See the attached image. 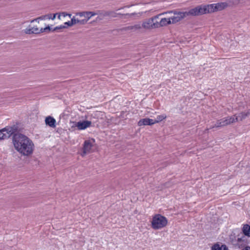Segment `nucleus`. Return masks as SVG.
<instances>
[{"mask_svg": "<svg viewBox=\"0 0 250 250\" xmlns=\"http://www.w3.org/2000/svg\"><path fill=\"white\" fill-rule=\"evenodd\" d=\"M167 220L165 216L158 214L152 218L151 222L152 228L154 229H161L167 226Z\"/></svg>", "mask_w": 250, "mask_h": 250, "instance_id": "nucleus-5", "label": "nucleus"}, {"mask_svg": "<svg viewBox=\"0 0 250 250\" xmlns=\"http://www.w3.org/2000/svg\"><path fill=\"white\" fill-rule=\"evenodd\" d=\"M41 33L49 32L51 30V29L49 26H47L44 28H41Z\"/></svg>", "mask_w": 250, "mask_h": 250, "instance_id": "nucleus-22", "label": "nucleus"}, {"mask_svg": "<svg viewBox=\"0 0 250 250\" xmlns=\"http://www.w3.org/2000/svg\"><path fill=\"white\" fill-rule=\"evenodd\" d=\"M168 13H173L174 16L170 17V19H171V22L172 24H175L181 20L183 19L184 18L187 17L188 16H198V13L197 11V8L195 7V8L190 9L188 11L186 12H177L175 10L174 11H170L168 12ZM167 12L165 13V14H167Z\"/></svg>", "mask_w": 250, "mask_h": 250, "instance_id": "nucleus-3", "label": "nucleus"}, {"mask_svg": "<svg viewBox=\"0 0 250 250\" xmlns=\"http://www.w3.org/2000/svg\"><path fill=\"white\" fill-rule=\"evenodd\" d=\"M248 110H249V112L250 113V109Z\"/></svg>", "mask_w": 250, "mask_h": 250, "instance_id": "nucleus-35", "label": "nucleus"}, {"mask_svg": "<svg viewBox=\"0 0 250 250\" xmlns=\"http://www.w3.org/2000/svg\"><path fill=\"white\" fill-rule=\"evenodd\" d=\"M250 115V113L249 112V110L247 111H244L240 113L237 116L236 115H233L232 117H234V118L237 119V122L238 121H242L243 120L245 119L247 117Z\"/></svg>", "mask_w": 250, "mask_h": 250, "instance_id": "nucleus-13", "label": "nucleus"}, {"mask_svg": "<svg viewBox=\"0 0 250 250\" xmlns=\"http://www.w3.org/2000/svg\"><path fill=\"white\" fill-rule=\"evenodd\" d=\"M140 27L138 25H136L135 26H129V27H128V29H131V30L134 29H135V30L136 29H140Z\"/></svg>", "mask_w": 250, "mask_h": 250, "instance_id": "nucleus-25", "label": "nucleus"}, {"mask_svg": "<svg viewBox=\"0 0 250 250\" xmlns=\"http://www.w3.org/2000/svg\"><path fill=\"white\" fill-rule=\"evenodd\" d=\"M158 28L167 26V18H162L160 21H157Z\"/></svg>", "mask_w": 250, "mask_h": 250, "instance_id": "nucleus-19", "label": "nucleus"}, {"mask_svg": "<svg viewBox=\"0 0 250 250\" xmlns=\"http://www.w3.org/2000/svg\"><path fill=\"white\" fill-rule=\"evenodd\" d=\"M45 124L51 127H55L56 126V120L55 119L51 117L48 116L45 120Z\"/></svg>", "mask_w": 250, "mask_h": 250, "instance_id": "nucleus-14", "label": "nucleus"}, {"mask_svg": "<svg viewBox=\"0 0 250 250\" xmlns=\"http://www.w3.org/2000/svg\"><path fill=\"white\" fill-rule=\"evenodd\" d=\"M227 2H220L208 4L207 5H199L196 6L198 16L205 14L223 10L228 6Z\"/></svg>", "mask_w": 250, "mask_h": 250, "instance_id": "nucleus-2", "label": "nucleus"}, {"mask_svg": "<svg viewBox=\"0 0 250 250\" xmlns=\"http://www.w3.org/2000/svg\"><path fill=\"white\" fill-rule=\"evenodd\" d=\"M236 122H237V118H234V117L228 116L218 120L211 128L223 127Z\"/></svg>", "mask_w": 250, "mask_h": 250, "instance_id": "nucleus-7", "label": "nucleus"}, {"mask_svg": "<svg viewBox=\"0 0 250 250\" xmlns=\"http://www.w3.org/2000/svg\"><path fill=\"white\" fill-rule=\"evenodd\" d=\"M166 118V116L164 114L160 115L157 116L156 119L154 120L155 123H159Z\"/></svg>", "mask_w": 250, "mask_h": 250, "instance_id": "nucleus-20", "label": "nucleus"}, {"mask_svg": "<svg viewBox=\"0 0 250 250\" xmlns=\"http://www.w3.org/2000/svg\"><path fill=\"white\" fill-rule=\"evenodd\" d=\"M63 25H65L66 26V27L71 26L73 25V24L71 22V20L70 21H68L67 22H64Z\"/></svg>", "mask_w": 250, "mask_h": 250, "instance_id": "nucleus-24", "label": "nucleus"}, {"mask_svg": "<svg viewBox=\"0 0 250 250\" xmlns=\"http://www.w3.org/2000/svg\"><path fill=\"white\" fill-rule=\"evenodd\" d=\"M110 13L109 12H104V13H100V11L98 12H93V11H83L82 12H78L76 14V15L77 16H79L80 18L83 17L84 18L83 19H82V21H85V24L87 23L88 21L92 17L96 16L97 15L100 14V16L96 18V20H102L103 19L102 17H106L110 15Z\"/></svg>", "mask_w": 250, "mask_h": 250, "instance_id": "nucleus-4", "label": "nucleus"}, {"mask_svg": "<svg viewBox=\"0 0 250 250\" xmlns=\"http://www.w3.org/2000/svg\"><path fill=\"white\" fill-rule=\"evenodd\" d=\"M25 33L27 34H40L41 33V29L38 28L37 26L32 27L29 25L25 29Z\"/></svg>", "mask_w": 250, "mask_h": 250, "instance_id": "nucleus-11", "label": "nucleus"}, {"mask_svg": "<svg viewBox=\"0 0 250 250\" xmlns=\"http://www.w3.org/2000/svg\"><path fill=\"white\" fill-rule=\"evenodd\" d=\"M12 142L15 149L21 155L28 156L34 150L33 141L26 136L22 134H14Z\"/></svg>", "mask_w": 250, "mask_h": 250, "instance_id": "nucleus-1", "label": "nucleus"}, {"mask_svg": "<svg viewBox=\"0 0 250 250\" xmlns=\"http://www.w3.org/2000/svg\"><path fill=\"white\" fill-rule=\"evenodd\" d=\"M138 124L139 125H141V120H140L138 123Z\"/></svg>", "mask_w": 250, "mask_h": 250, "instance_id": "nucleus-31", "label": "nucleus"}, {"mask_svg": "<svg viewBox=\"0 0 250 250\" xmlns=\"http://www.w3.org/2000/svg\"><path fill=\"white\" fill-rule=\"evenodd\" d=\"M242 250H250V246L245 247Z\"/></svg>", "mask_w": 250, "mask_h": 250, "instance_id": "nucleus-29", "label": "nucleus"}, {"mask_svg": "<svg viewBox=\"0 0 250 250\" xmlns=\"http://www.w3.org/2000/svg\"><path fill=\"white\" fill-rule=\"evenodd\" d=\"M237 243L236 244L239 248L247 246L248 241L246 236L243 235L241 237H238L237 240Z\"/></svg>", "mask_w": 250, "mask_h": 250, "instance_id": "nucleus-12", "label": "nucleus"}, {"mask_svg": "<svg viewBox=\"0 0 250 250\" xmlns=\"http://www.w3.org/2000/svg\"><path fill=\"white\" fill-rule=\"evenodd\" d=\"M60 16H61V15H59V16H58V18H59V19H60Z\"/></svg>", "mask_w": 250, "mask_h": 250, "instance_id": "nucleus-33", "label": "nucleus"}, {"mask_svg": "<svg viewBox=\"0 0 250 250\" xmlns=\"http://www.w3.org/2000/svg\"><path fill=\"white\" fill-rule=\"evenodd\" d=\"M91 125V122L89 121H83V122H78L76 125L79 130H84L89 127Z\"/></svg>", "mask_w": 250, "mask_h": 250, "instance_id": "nucleus-10", "label": "nucleus"}, {"mask_svg": "<svg viewBox=\"0 0 250 250\" xmlns=\"http://www.w3.org/2000/svg\"><path fill=\"white\" fill-rule=\"evenodd\" d=\"M94 114L95 116L98 117L101 116L102 114V112L100 111H96L94 113Z\"/></svg>", "mask_w": 250, "mask_h": 250, "instance_id": "nucleus-28", "label": "nucleus"}, {"mask_svg": "<svg viewBox=\"0 0 250 250\" xmlns=\"http://www.w3.org/2000/svg\"><path fill=\"white\" fill-rule=\"evenodd\" d=\"M171 21L172 20L171 19H170V17L167 18V25L172 24Z\"/></svg>", "mask_w": 250, "mask_h": 250, "instance_id": "nucleus-26", "label": "nucleus"}, {"mask_svg": "<svg viewBox=\"0 0 250 250\" xmlns=\"http://www.w3.org/2000/svg\"><path fill=\"white\" fill-rule=\"evenodd\" d=\"M155 124L154 120L149 118H145L142 120V125H151Z\"/></svg>", "mask_w": 250, "mask_h": 250, "instance_id": "nucleus-17", "label": "nucleus"}, {"mask_svg": "<svg viewBox=\"0 0 250 250\" xmlns=\"http://www.w3.org/2000/svg\"><path fill=\"white\" fill-rule=\"evenodd\" d=\"M66 28V26L65 25H61L55 27L52 30V31H56V30H60V29H63V28Z\"/></svg>", "mask_w": 250, "mask_h": 250, "instance_id": "nucleus-23", "label": "nucleus"}, {"mask_svg": "<svg viewBox=\"0 0 250 250\" xmlns=\"http://www.w3.org/2000/svg\"><path fill=\"white\" fill-rule=\"evenodd\" d=\"M242 232L244 236L250 237V225L248 224L244 225L242 228Z\"/></svg>", "mask_w": 250, "mask_h": 250, "instance_id": "nucleus-16", "label": "nucleus"}, {"mask_svg": "<svg viewBox=\"0 0 250 250\" xmlns=\"http://www.w3.org/2000/svg\"><path fill=\"white\" fill-rule=\"evenodd\" d=\"M48 15L42 16H41V17H38L35 19L32 20L31 21V22L32 23V22H34L35 21H37V20H45L48 19Z\"/></svg>", "mask_w": 250, "mask_h": 250, "instance_id": "nucleus-21", "label": "nucleus"}, {"mask_svg": "<svg viewBox=\"0 0 250 250\" xmlns=\"http://www.w3.org/2000/svg\"><path fill=\"white\" fill-rule=\"evenodd\" d=\"M165 14V13H163L159 15L155 16L146 21H145L142 26L146 29H153L158 28V24H157V19L159 18L160 16Z\"/></svg>", "mask_w": 250, "mask_h": 250, "instance_id": "nucleus-8", "label": "nucleus"}, {"mask_svg": "<svg viewBox=\"0 0 250 250\" xmlns=\"http://www.w3.org/2000/svg\"><path fill=\"white\" fill-rule=\"evenodd\" d=\"M93 142L91 140H85L83 145V151L82 156H84L85 154L91 152V149L93 146Z\"/></svg>", "mask_w": 250, "mask_h": 250, "instance_id": "nucleus-9", "label": "nucleus"}, {"mask_svg": "<svg viewBox=\"0 0 250 250\" xmlns=\"http://www.w3.org/2000/svg\"><path fill=\"white\" fill-rule=\"evenodd\" d=\"M71 20L73 25L77 23L81 25H84L85 24V21H82L81 20L78 19H76L75 17H73Z\"/></svg>", "mask_w": 250, "mask_h": 250, "instance_id": "nucleus-18", "label": "nucleus"}, {"mask_svg": "<svg viewBox=\"0 0 250 250\" xmlns=\"http://www.w3.org/2000/svg\"><path fill=\"white\" fill-rule=\"evenodd\" d=\"M17 131V127L15 125L6 126L0 130V140H4L9 138L14 134Z\"/></svg>", "mask_w": 250, "mask_h": 250, "instance_id": "nucleus-6", "label": "nucleus"}, {"mask_svg": "<svg viewBox=\"0 0 250 250\" xmlns=\"http://www.w3.org/2000/svg\"><path fill=\"white\" fill-rule=\"evenodd\" d=\"M211 250H228V248L225 244L221 245L216 243L211 247Z\"/></svg>", "mask_w": 250, "mask_h": 250, "instance_id": "nucleus-15", "label": "nucleus"}, {"mask_svg": "<svg viewBox=\"0 0 250 250\" xmlns=\"http://www.w3.org/2000/svg\"><path fill=\"white\" fill-rule=\"evenodd\" d=\"M67 16H69V17H71V14L67 13Z\"/></svg>", "mask_w": 250, "mask_h": 250, "instance_id": "nucleus-32", "label": "nucleus"}, {"mask_svg": "<svg viewBox=\"0 0 250 250\" xmlns=\"http://www.w3.org/2000/svg\"><path fill=\"white\" fill-rule=\"evenodd\" d=\"M40 20H37V22L39 23Z\"/></svg>", "mask_w": 250, "mask_h": 250, "instance_id": "nucleus-34", "label": "nucleus"}, {"mask_svg": "<svg viewBox=\"0 0 250 250\" xmlns=\"http://www.w3.org/2000/svg\"><path fill=\"white\" fill-rule=\"evenodd\" d=\"M63 17L67 16V13L66 12H62L61 14Z\"/></svg>", "mask_w": 250, "mask_h": 250, "instance_id": "nucleus-30", "label": "nucleus"}, {"mask_svg": "<svg viewBox=\"0 0 250 250\" xmlns=\"http://www.w3.org/2000/svg\"><path fill=\"white\" fill-rule=\"evenodd\" d=\"M57 14H54L53 16V17L51 16V15H48V19H52V20H54L56 18V16Z\"/></svg>", "mask_w": 250, "mask_h": 250, "instance_id": "nucleus-27", "label": "nucleus"}]
</instances>
